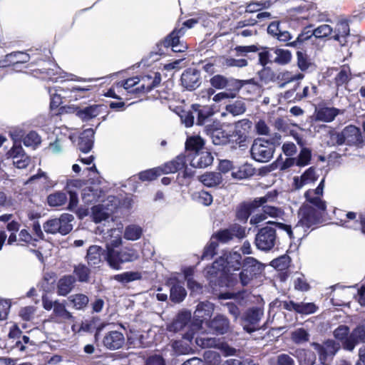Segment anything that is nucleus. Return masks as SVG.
<instances>
[{
	"instance_id": "obj_28",
	"label": "nucleus",
	"mask_w": 365,
	"mask_h": 365,
	"mask_svg": "<svg viewBox=\"0 0 365 365\" xmlns=\"http://www.w3.org/2000/svg\"><path fill=\"white\" fill-rule=\"evenodd\" d=\"M222 261V259H217L211 266H208L205 269V276L210 281V282H214L215 278H221L224 275L227 274L221 265Z\"/></svg>"
},
{
	"instance_id": "obj_29",
	"label": "nucleus",
	"mask_w": 365,
	"mask_h": 365,
	"mask_svg": "<svg viewBox=\"0 0 365 365\" xmlns=\"http://www.w3.org/2000/svg\"><path fill=\"white\" fill-rule=\"evenodd\" d=\"M215 311V305L208 302H200L194 312V316L196 319L200 320L210 317Z\"/></svg>"
},
{
	"instance_id": "obj_2",
	"label": "nucleus",
	"mask_w": 365,
	"mask_h": 365,
	"mask_svg": "<svg viewBox=\"0 0 365 365\" xmlns=\"http://www.w3.org/2000/svg\"><path fill=\"white\" fill-rule=\"evenodd\" d=\"M185 31H183V28L175 27L163 38L155 43L154 51H150L148 56H144L133 67L139 68L141 64H143L144 66H150L152 63L158 61L160 56H165V53L162 48L163 47L165 48H170L171 50L173 48L178 47V45L180 43V38L185 35Z\"/></svg>"
},
{
	"instance_id": "obj_21",
	"label": "nucleus",
	"mask_w": 365,
	"mask_h": 365,
	"mask_svg": "<svg viewBox=\"0 0 365 365\" xmlns=\"http://www.w3.org/2000/svg\"><path fill=\"white\" fill-rule=\"evenodd\" d=\"M30 60V55L24 51H13L6 54L2 58V62L0 63L1 66L5 67L11 65H16L20 63H27Z\"/></svg>"
},
{
	"instance_id": "obj_52",
	"label": "nucleus",
	"mask_w": 365,
	"mask_h": 365,
	"mask_svg": "<svg viewBox=\"0 0 365 365\" xmlns=\"http://www.w3.org/2000/svg\"><path fill=\"white\" fill-rule=\"evenodd\" d=\"M203 359L207 365H220L222 362L220 354L215 351H205Z\"/></svg>"
},
{
	"instance_id": "obj_42",
	"label": "nucleus",
	"mask_w": 365,
	"mask_h": 365,
	"mask_svg": "<svg viewBox=\"0 0 365 365\" xmlns=\"http://www.w3.org/2000/svg\"><path fill=\"white\" fill-rule=\"evenodd\" d=\"M279 195V191L274 189L268 191L264 196L255 197L253 200L255 203H256V205L259 208L261 206L267 205V202H275L277 200Z\"/></svg>"
},
{
	"instance_id": "obj_19",
	"label": "nucleus",
	"mask_w": 365,
	"mask_h": 365,
	"mask_svg": "<svg viewBox=\"0 0 365 365\" xmlns=\"http://www.w3.org/2000/svg\"><path fill=\"white\" fill-rule=\"evenodd\" d=\"M74 220L73 215L63 213L58 218L49 219L43 223V228H73L71 222Z\"/></svg>"
},
{
	"instance_id": "obj_51",
	"label": "nucleus",
	"mask_w": 365,
	"mask_h": 365,
	"mask_svg": "<svg viewBox=\"0 0 365 365\" xmlns=\"http://www.w3.org/2000/svg\"><path fill=\"white\" fill-rule=\"evenodd\" d=\"M212 87L217 90H222L227 87L228 78L222 74H216L210 78Z\"/></svg>"
},
{
	"instance_id": "obj_5",
	"label": "nucleus",
	"mask_w": 365,
	"mask_h": 365,
	"mask_svg": "<svg viewBox=\"0 0 365 365\" xmlns=\"http://www.w3.org/2000/svg\"><path fill=\"white\" fill-rule=\"evenodd\" d=\"M42 304L46 310L49 311L53 309V316L61 320H71L73 318L63 303H60L58 301H52L46 295L42 297Z\"/></svg>"
},
{
	"instance_id": "obj_50",
	"label": "nucleus",
	"mask_w": 365,
	"mask_h": 365,
	"mask_svg": "<svg viewBox=\"0 0 365 365\" xmlns=\"http://www.w3.org/2000/svg\"><path fill=\"white\" fill-rule=\"evenodd\" d=\"M141 277V273L139 272H126L114 276V279L116 281L122 283H128L135 280H138L140 279Z\"/></svg>"
},
{
	"instance_id": "obj_59",
	"label": "nucleus",
	"mask_w": 365,
	"mask_h": 365,
	"mask_svg": "<svg viewBox=\"0 0 365 365\" xmlns=\"http://www.w3.org/2000/svg\"><path fill=\"white\" fill-rule=\"evenodd\" d=\"M258 44H252L248 46H236L234 50L237 56H246L249 53H256L259 51Z\"/></svg>"
},
{
	"instance_id": "obj_23",
	"label": "nucleus",
	"mask_w": 365,
	"mask_h": 365,
	"mask_svg": "<svg viewBox=\"0 0 365 365\" xmlns=\"http://www.w3.org/2000/svg\"><path fill=\"white\" fill-rule=\"evenodd\" d=\"M213 160L214 156L210 152L202 150L191 158L190 165L195 168H205L211 165Z\"/></svg>"
},
{
	"instance_id": "obj_7",
	"label": "nucleus",
	"mask_w": 365,
	"mask_h": 365,
	"mask_svg": "<svg viewBox=\"0 0 365 365\" xmlns=\"http://www.w3.org/2000/svg\"><path fill=\"white\" fill-rule=\"evenodd\" d=\"M311 346L317 351L320 361L333 357L340 349V344L333 339H327L322 344L312 342Z\"/></svg>"
},
{
	"instance_id": "obj_54",
	"label": "nucleus",
	"mask_w": 365,
	"mask_h": 365,
	"mask_svg": "<svg viewBox=\"0 0 365 365\" xmlns=\"http://www.w3.org/2000/svg\"><path fill=\"white\" fill-rule=\"evenodd\" d=\"M21 142H23L26 147H31L39 145L41 139L36 131L31 130L22 138Z\"/></svg>"
},
{
	"instance_id": "obj_22",
	"label": "nucleus",
	"mask_w": 365,
	"mask_h": 365,
	"mask_svg": "<svg viewBox=\"0 0 365 365\" xmlns=\"http://www.w3.org/2000/svg\"><path fill=\"white\" fill-rule=\"evenodd\" d=\"M187 157L185 154L180 153L170 161L165 163L160 166L163 174L175 173L186 166Z\"/></svg>"
},
{
	"instance_id": "obj_9",
	"label": "nucleus",
	"mask_w": 365,
	"mask_h": 365,
	"mask_svg": "<svg viewBox=\"0 0 365 365\" xmlns=\"http://www.w3.org/2000/svg\"><path fill=\"white\" fill-rule=\"evenodd\" d=\"M52 65L53 66L54 68H42L36 69L33 72L35 75H43V76H42V78L48 76V79L53 82H56L57 80H56V78L54 80L51 76H53L56 75H58V74L61 75V73H63V76L62 77L68 76V75L74 76V75H73V74L68 73L63 71L58 66V65L56 63L53 62V63H52ZM72 80L78 81V82L92 81L91 78H83L78 77L76 76H75V78H72Z\"/></svg>"
},
{
	"instance_id": "obj_44",
	"label": "nucleus",
	"mask_w": 365,
	"mask_h": 365,
	"mask_svg": "<svg viewBox=\"0 0 365 365\" xmlns=\"http://www.w3.org/2000/svg\"><path fill=\"white\" fill-rule=\"evenodd\" d=\"M186 294L187 292L185 288L178 283L174 284L170 288V298L173 302L175 303L182 302L185 297Z\"/></svg>"
},
{
	"instance_id": "obj_1",
	"label": "nucleus",
	"mask_w": 365,
	"mask_h": 365,
	"mask_svg": "<svg viewBox=\"0 0 365 365\" xmlns=\"http://www.w3.org/2000/svg\"><path fill=\"white\" fill-rule=\"evenodd\" d=\"M252 123L244 118L234 123H219L206 125L205 133L209 135L215 145H230V148L245 149L252 139Z\"/></svg>"
},
{
	"instance_id": "obj_11",
	"label": "nucleus",
	"mask_w": 365,
	"mask_h": 365,
	"mask_svg": "<svg viewBox=\"0 0 365 365\" xmlns=\"http://www.w3.org/2000/svg\"><path fill=\"white\" fill-rule=\"evenodd\" d=\"M275 240V230H259L255 237V244L259 250L267 251L274 247Z\"/></svg>"
},
{
	"instance_id": "obj_4",
	"label": "nucleus",
	"mask_w": 365,
	"mask_h": 365,
	"mask_svg": "<svg viewBox=\"0 0 365 365\" xmlns=\"http://www.w3.org/2000/svg\"><path fill=\"white\" fill-rule=\"evenodd\" d=\"M180 86L187 91H194L201 83V72L197 68L190 67L183 71L180 76Z\"/></svg>"
},
{
	"instance_id": "obj_32",
	"label": "nucleus",
	"mask_w": 365,
	"mask_h": 365,
	"mask_svg": "<svg viewBox=\"0 0 365 365\" xmlns=\"http://www.w3.org/2000/svg\"><path fill=\"white\" fill-rule=\"evenodd\" d=\"M198 180L206 187H213L222 182V177L219 173L207 172L198 176Z\"/></svg>"
},
{
	"instance_id": "obj_13",
	"label": "nucleus",
	"mask_w": 365,
	"mask_h": 365,
	"mask_svg": "<svg viewBox=\"0 0 365 365\" xmlns=\"http://www.w3.org/2000/svg\"><path fill=\"white\" fill-rule=\"evenodd\" d=\"M218 259H222L221 265L227 274L232 270H239L242 265V256L237 252L225 254Z\"/></svg>"
},
{
	"instance_id": "obj_37",
	"label": "nucleus",
	"mask_w": 365,
	"mask_h": 365,
	"mask_svg": "<svg viewBox=\"0 0 365 365\" xmlns=\"http://www.w3.org/2000/svg\"><path fill=\"white\" fill-rule=\"evenodd\" d=\"M242 268L256 275L262 272L264 265L254 257H247L243 261Z\"/></svg>"
},
{
	"instance_id": "obj_33",
	"label": "nucleus",
	"mask_w": 365,
	"mask_h": 365,
	"mask_svg": "<svg viewBox=\"0 0 365 365\" xmlns=\"http://www.w3.org/2000/svg\"><path fill=\"white\" fill-rule=\"evenodd\" d=\"M103 239L106 242V247H116L121 244V234L120 230H103Z\"/></svg>"
},
{
	"instance_id": "obj_57",
	"label": "nucleus",
	"mask_w": 365,
	"mask_h": 365,
	"mask_svg": "<svg viewBox=\"0 0 365 365\" xmlns=\"http://www.w3.org/2000/svg\"><path fill=\"white\" fill-rule=\"evenodd\" d=\"M7 158L15 159L21 157L22 155H26L22 147L21 142L14 143L11 148L6 152Z\"/></svg>"
},
{
	"instance_id": "obj_49",
	"label": "nucleus",
	"mask_w": 365,
	"mask_h": 365,
	"mask_svg": "<svg viewBox=\"0 0 365 365\" xmlns=\"http://www.w3.org/2000/svg\"><path fill=\"white\" fill-rule=\"evenodd\" d=\"M260 207L262 211H264L267 218H268V217L275 219L282 218L284 215V210L279 207L267 205L261 206Z\"/></svg>"
},
{
	"instance_id": "obj_46",
	"label": "nucleus",
	"mask_w": 365,
	"mask_h": 365,
	"mask_svg": "<svg viewBox=\"0 0 365 365\" xmlns=\"http://www.w3.org/2000/svg\"><path fill=\"white\" fill-rule=\"evenodd\" d=\"M297 66L299 69L302 72H304L311 66V62L309 56L307 55L306 51L304 50H298L297 51Z\"/></svg>"
},
{
	"instance_id": "obj_53",
	"label": "nucleus",
	"mask_w": 365,
	"mask_h": 365,
	"mask_svg": "<svg viewBox=\"0 0 365 365\" xmlns=\"http://www.w3.org/2000/svg\"><path fill=\"white\" fill-rule=\"evenodd\" d=\"M68 299L73 307L78 309H81L86 307L89 302L88 297L83 294L71 295L69 297Z\"/></svg>"
},
{
	"instance_id": "obj_41",
	"label": "nucleus",
	"mask_w": 365,
	"mask_h": 365,
	"mask_svg": "<svg viewBox=\"0 0 365 365\" xmlns=\"http://www.w3.org/2000/svg\"><path fill=\"white\" fill-rule=\"evenodd\" d=\"M258 51V63L260 66H267L274 63L272 59L273 47L259 46Z\"/></svg>"
},
{
	"instance_id": "obj_63",
	"label": "nucleus",
	"mask_w": 365,
	"mask_h": 365,
	"mask_svg": "<svg viewBox=\"0 0 365 365\" xmlns=\"http://www.w3.org/2000/svg\"><path fill=\"white\" fill-rule=\"evenodd\" d=\"M305 182L307 184L315 182L318 178L319 175L316 173V168L314 166H311L306 169L301 175Z\"/></svg>"
},
{
	"instance_id": "obj_30",
	"label": "nucleus",
	"mask_w": 365,
	"mask_h": 365,
	"mask_svg": "<svg viewBox=\"0 0 365 365\" xmlns=\"http://www.w3.org/2000/svg\"><path fill=\"white\" fill-rule=\"evenodd\" d=\"M105 259L108 262V265L115 269H119L120 268V264L123 263V261H121L120 251L116 250L114 248L110 247V246H108L106 248Z\"/></svg>"
},
{
	"instance_id": "obj_6",
	"label": "nucleus",
	"mask_w": 365,
	"mask_h": 365,
	"mask_svg": "<svg viewBox=\"0 0 365 365\" xmlns=\"http://www.w3.org/2000/svg\"><path fill=\"white\" fill-rule=\"evenodd\" d=\"M106 212L111 217V222L116 225L115 228H124L120 219L118 216L120 209V198L114 195H108L106 199L103 200L102 202Z\"/></svg>"
},
{
	"instance_id": "obj_38",
	"label": "nucleus",
	"mask_w": 365,
	"mask_h": 365,
	"mask_svg": "<svg viewBox=\"0 0 365 365\" xmlns=\"http://www.w3.org/2000/svg\"><path fill=\"white\" fill-rule=\"evenodd\" d=\"M297 163V167L304 168L309 165L312 160V149L302 146L300 148L299 153L295 156Z\"/></svg>"
},
{
	"instance_id": "obj_10",
	"label": "nucleus",
	"mask_w": 365,
	"mask_h": 365,
	"mask_svg": "<svg viewBox=\"0 0 365 365\" xmlns=\"http://www.w3.org/2000/svg\"><path fill=\"white\" fill-rule=\"evenodd\" d=\"M259 209L254 200L242 201L236 207L235 220L243 225L246 224L252 213Z\"/></svg>"
},
{
	"instance_id": "obj_40",
	"label": "nucleus",
	"mask_w": 365,
	"mask_h": 365,
	"mask_svg": "<svg viewBox=\"0 0 365 365\" xmlns=\"http://www.w3.org/2000/svg\"><path fill=\"white\" fill-rule=\"evenodd\" d=\"M163 174V170H162L160 166H158L153 168H150L140 171L138 175L140 180L143 182H150L157 179L159 176H160Z\"/></svg>"
},
{
	"instance_id": "obj_45",
	"label": "nucleus",
	"mask_w": 365,
	"mask_h": 365,
	"mask_svg": "<svg viewBox=\"0 0 365 365\" xmlns=\"http://www.w3.org/2000/svg\"><path fill=\"white\" fill-rule=\"evenodd\" d=\"M262 68L257 72V75L261 81L267 84L269 82H274L276 81V73L273 70L267 66H262Z\"/></svg>"
},
{
	"instance_id": "obj_62",
	"label": "nucleus",
	"mask_w": 365,
	"mask_h": 365,
	"mask_svg": "<svg viewBox=\"0 0 365 365\" xmlns=\"http://www.w3.org/2000/svg\"><path fill=\"white\" fill-rule=\"evenodd\" d=\"M191 314L189 312H182L178 315V317L174 322L175 329H181L185 327L190 321Z\"/></svg>"
},
{
	"instance_id": "obj_20",
	"label": "nucleus",
	"mask_w": 365,
	"mask_h": 365,
	"mask_svg": "<svg viewBox=\"0 0 365 365\" xmlns=\"http://www.w3.org/2000/svg\"><path fill=\"white\" fill-rule=\"evenodd\" d=\"M365 340V327L358 326L350 333L349 338L344 342V348L351 351L355 346Z\"/></svg>"
},
{
	"instance_id": "obj_34",
	"label": "nucleus",
	"mask_w": 365,
	"mask_h": 365,
	"mask_svg": "<svg viewBox=\"0 0 365 365\" xmlns=\"http://www.w3.org/2000/svg\"><path fill=\"white\" fill-rule=\"evenodd\" d=\"M255 172V168L252 167V165L245 163L232 172V177L237 180L247 179L252 177Z\"/></svg>"
},
{
	"instance_id": "obj_12",
	"label": "nucleus",
	"mask_w": 365,
	"mask_h": 365,
	"mask_svg": "<svg viewBox=\"0 0 365 365\" xmlns=\"http://www.w3.org/2000/svg\"><path fill=\"white\" fill-rule=\"evenodd\" d=\"M96 129L89 128L84 129L78 138V149L83 153H88L93 148Z\"/></svg>"
},
{
	"instance_id": "obj_3",
	"label": "nucleus",
	"mask_w": 365,
	"mask_h": 365,
	"mask_svg": "<svg viewBox=\"0 0 365 365\" xmlns=\"http://www.w3.org/2000/svg\"><path fill=\"white\" fill-rule=\"evenodd\" d=\"M274 152V148L267 144L265 138H263L255 139L250 150L252 159L259 163L269 162L273 158Z\"/></svg>"
},
{
	"instance_id": "obj_61",
	"label": "nucleus",
	"mask_w": 365,
	"mask_h": 365,
	"mask_svg": "<svg viewBox=\"0 0 365 365\" xmlns=\"http://www.w3.org/2000/svg\"><path fill=\"white\" fill-rule=\"evenodd\" d=\"M349 68L346 69L343 67L334 78V82L337 87L342 86L350 81L349 73Z\"/></svg>"
},
{
	"instance_id": "obj_39",
	"label": "nucleus",
	"mask_w": 365,
	"mask_h": 365,
	"mask_svg": "<svg viewBox=\"0 0 365 365\" xmlns=\"http://www.w3.org/2000/svg\"><path fill=\"white\" fill-rule=\"evenodd\" d=\"M75 279L71 275L60 279L57 285L58 294L62 296L68 294L71 291Z\"/></svg>"
},
{
	"instance_id": "obj_58",
	"label": "nucleus",
	"mask_w": 365,
	"mask_h": 365,
	"mask_svg": "<svg viewBox=\"0 0 365 365\" xmlns=\"http://www.w3.org/2000/svg\"><path fill=\"white\" fill-rule=\"evenodd\" d=\"M66 192L68 195V202L66 209L73 212L76 210L79 202L78 193L75 190H68Z\"/></svg>"
},
{
	"instance_id": "obj_25",
	"label": "nucleus",
	"mask_w": 365,
	"mask_h": 365,
	"mask_svg": "<svg viewBox=\"0 0 365 365\" xmlns=\"http://www.w3.org/2000/svg\"><path fill=\"white\" fill-rule=\"evenodd\" d=\"M102 105L99 104L88 105L84 107L78 106V109L76 111V116L83 122L88 121L99 115V108Z\"/></svg>"
},
{
	"instance_id": "obj_18",
	"label": "nucleus",
	"mask_w": 365,
	"mask_h": 365,
	"mask_svg": "<svg viewBox=\"0 0 365 365\" xmlns=\"http://www.w3.org/2000/svg\"><path fill=\"white\" fill-rule=\"evenodd\" d=\"M105 191L101 187L95 188L87 186L81 191V198L85 204H93L101 200L105 196Z\"/></svg>"
},
{
	"instance_id": "obj_15",
	"label": "nucleus",
	"mask_w": 365,
	"mask_h": 365,
	"mask_svg": "<svg viewBox=\"0 0 365 365\" xmlns=\"http://www.w3.org/2000/svg\"><path fill=\"white\" fill-rule=\"evenodd\" d=\"M205 140L200 135L188 136L185 143V149L188 153L187 158L199 154L205 148Z\"/></svg>"
},
{
	"instance_id": "obj_47",
	"label": "nucleus",
	"mask_w": 365,
	"mask_h": 365,
	"mask_svg": "<svg viewBox=\"0 0 365 365\" xmlns=\"http://www.w3.org/2000/svg\"><path fill=\"white\" fill-rule=\"evenodd\" d=\"M244 86L242 80L237 79L234 78H228L227 87L226 88L228 93H231L233 96V98H236L240 91Z\"/></svg>"
},
{
	"instance_id": "obj_60",
	"label": "nucleus",
	"mask_w": 365,
	"mask_h": 365,
	"mask_svg": "<svg viewBox=\"0 0 365 365\" xmlns=\"http://www.w3.org/2000/svg\"><path fill=\"white\" fill-rule=\"evenodd\" d=\"M182 170L181 173H179L177 176V180L178 181V184L180 185H185V180H190L195 174V171L189 168L187 164Z\"/></svg>"
},
{
	"instance_id": "obj_17",
	"label": "nucleus",
	"mask_w": 365,
	"mask_h": 365,
	"mask_svg": "<svg viewBox=\"0 0 365 365\" xmlns=\"http://www.w3.org/2000/svg\"><path fill=\"white\" fill-rule=\"evenodd\" d=\"M207 325L217 334H225L230 330V321L222 314H217L207 323Z\"/></svg>"
},
{
	"instance_id": "obj_16",
	"label": "nucleus",
	"mask_w": 365,
	"mask_h": 365,
	"mask_svg": "<svg viewBox=\"0 0 365 365\" xmlns=\"http://www.w3.org/2000/svg\"><path fill=\"white\" fill-rule=\"evenodd\" d=\"M215 105L202 106L197 103L192 104L191 108L196 114V125H203L215 114Z\"/></svg>"
},
{
	"instance_id": "obj_26",
	"label": "nucleus",
	"mask_w": 365,
	"mask_h": 365,
	"mask_svg": "<svg viewBox=\"0 0 365 365\" xmlns=\"http://www.w3.org/2000/svg\"><path fill=\"white\" fill-rule=\"evenodd\" d=\"M262 314V310L258 308L249 310L246 314L245 321L248 322L250 325H244V329L248 333H252L257 330L258 328L256 325L260 320Z\"/></svg>"
},
{
	"instance_id": "obj_48",
	"label": "nucleus",
	"mask_w": 365,
	"mask_h": 365,
	"mask_svg": "<svg viewBox=\"0 0 365 365\" xmlns=\"http://www.w3.org/2000/svg\"><path fill=\"white\" fill-rule=\"evenodd\" d=\"M291 339L295 344H303L309 341V334L304 329L299 328L292 332Z\"/></svg>"
},
{
	"instance_id": "obj_43",
	"label": "nucleus",
	"mask_w": 365,
	"mask_h": 365,
	"mask_svg": "<svg viewBox=\"0 0 365 365\" xmlns=\"http://www.w3.org/2000/svg\"><path fill=\"white\" fill-rule=\"evenodd\" d=\"M246 104L242 100H237L233 103L226 105L225 110L233 116L243 114L246 111Z\"/></svg>"
},
{
	"instance_id": "obj_36",
	"label": "nucleus",
	"mask_w": 365,
	"mask_h": 365,
	"mask_svg": "<svg viewBox=\"0 0 365 365\" xmlns=\"http://www.w3.org/2000/svg\"><path fill=\"white\" fill-rule=\"evenodd\" d=\"M102 248L97 245L91 246L87 250L86 256L88 264L96 266L101 262Z\"/></svg>"
},
{
	"instance_id": "obj_24",
	"label": "nucleus",
	"mask_w": 365,
	"mask_h": 365,
	"mask_svg": "<svg viewBox=\"0 0 365 365\" xmlns=\"http://www.w3.org/2000/svg\"><path fill=\"white\" fill-rule=\"evenodd\" d=\"M346 145H358L363 143V136L359 128L354 125H349L344 128Z\"/></svg>"
},
{
	"instance_id": "obj_14",
	"label": "nucleus",
	"mask_w": 365,
	"mask_h": 365,
	"mask_svg": "<svg viewBox=\"0 0 365 365\" xmlns=\"http://www.w3.org/2000/svg\"><path fill=\"white\" fill-rule=\"evenodd\" d=\"M125 344L123 334L118 331H108L103 339V346L110 350H116L121 348Z\"/></svg>"
},
{
	"instance_id": "obj_55",
	"label": "nucleus",
	"mask_w": 365,
	"mask_h": 365,
	"mask_svg": "<svg viewBox=\"0 0 365 365\" xmlns=\"http://www.w3.org/2000/svg\"><path fill=\"white\" fill-rule=\"evenodd\" d=\"M74 274L80 282H88L89 279L90 269L83 264H78L74 267Z\"/></svg>"
},
{
	"instance_id": "obj_35",
	"label": "nucleus",
	"mask_w": 365,
	"mask_h": 365,
	"mask_svg": "<svg viewBox=\"0 0 365 365\" xmlns=\"http://www.w3.org/2000/svg\"><path fill=\"white\" fill-rule=\"evenodd\" d=\"M68 201L66 193L63 191H56L49 194L46 197V202L49 207H60Z\"/></svg>"
},
{
	"instance_id": "obj_56",
	"label": "nucleus",
	"mask_w": 365,
	"mask_h": 365,
	"mask_svg": "<svg viewBox=\"0 0 365 365\" xmlns=\"http://www.w3.org/2000/svg\"><path fill=\"white\" fill-rule=\"evenodd\" d=\"M313 36L316 38H323L329 36L333 31L332 28L328 24H322L312 29Z\"/></svg>"
},
{
	"instance_id": "obj_64",
	"label": "nucleus",
	"mask_w": 365,
	"mask_h": 365,
	"mask_svg": "<svg viewBox=\"0 0 365 365\" xmlns=\"http://www.w3.org/2000/svg\"><path fill=\"white\" fill-rule=\"evenodd\" d=\"M144 365H166V364L162 355L153 354L144 358Z\"/></svg>"
},
{
	"instance_id": "obj_27",
	"label": "nucleus",
	"mask_w": 365,
	"mask_h": 365,
	"mask_svg": "<svg viewBox=\"0 0 365 365\" xmlns=\"http://www.w3.org/2000/svg\"><path fill=\"white\" fill-rule=\"evenodd\" d=\"M91 217L92 220L96 223L108 222H111V217L106 212L104 206L102 203L93 205L91 207Z\"/></svg>"
},
{
	"instance_id": "obj_31",
	"label": "nucleus",
	"mask_w": 365,
	"mask_h": 365,
	"mask_svg": "<svg viewBox=\"0 0 365 365\" xmlns=\"http://www.w3.org/2000/svg\"><path fill=\"white\" fill-rule=\"evenodd\" d=\"M273 53L275 54L273 61L278 65L285 66L292 61V54L289 49L282 48L280 46H273Z\"/></svg>"
},
{
	"instance_id": "obj_8",
	"label": "nucleus",
	"mask_w": 365,
	"mask_h": 365,
	"mask_svg": "<svg viewBox=\"0 0 365 365\" xmlns=\"http://www.w3.org/2000/svg\"><path fill=\"white\" fill-rule=\"evenodd\" d=\"M340 113V110L334 107H329L325 103H319L315 106L313 118L315 121L331 123Z\"/></svg>"
}]
</instances>
